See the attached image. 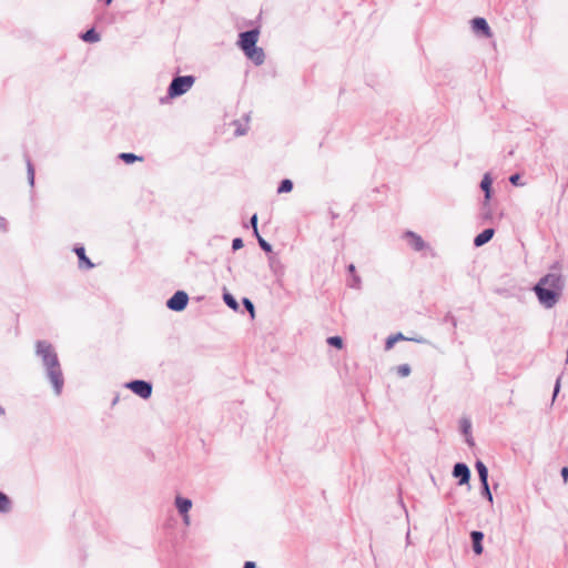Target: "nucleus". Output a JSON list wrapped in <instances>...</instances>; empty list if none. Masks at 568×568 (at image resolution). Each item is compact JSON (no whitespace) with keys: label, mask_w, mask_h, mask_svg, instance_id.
<instances>
[{"label":"nucleus","mask_w":568,"mask_h":568,"mask_svg":"<svg viewBox=\"0 0 568 568\" xmlns=\"http://www.w3.org/2000/svg\"><path fill=\"white\" fill-rule=\"evenodd\" d=\"M36 355L41 359L45 377L49 379L54 394L57 396L61 395L64 377L54 347L47 341H37Z\"/></svg>","instance_id":"obj_1"},{"label":"nucleus","mask_w":568,"mask_h":568,"mask_svg":"<svg viewBox=\"0 0 568 568\" xmlns=\"http://www.w3.org/2000/svg\"><path fill=\"white\" fill-rule=\"evenodd\" d=\"M564 290V281L560 274L548 273L544 275L534 286L532 291L535 292L538 302L545 308L554 307Z\"/></svg>","instance_id":"obj_2"},{"label":"nucleus","mask_w":568,"mask_h":568,"mask_svg":"<svg viewBox=\"0 0 568 568\" xmlns=\"http://www.w3.org/2000/svg\"><path fill=\"white\" fill-rule=\"evenodd\" d=\"M195 77L187 74V75H175L171 80L169 87H168V95L166 98H162L161 102L164 103L168 99H175L183 94H185L195 83Z\"/></svg>","instance_id":"obj_3"},{"label":"nucleus","mask_w":568,"mask_h":568,"mask_svg":"<svg viewBox=\"0 0 568 568\" xmlns=\"http://www.w3.org/2000/svg\"><path fill=\"white\" fill-rule=\"evenodd\" d=\"M260 33L261 31L258 26L250 30L242 31L239 33L236 44L242 51L252 48L257 44Z\"/></svg>","instance_id":"obj_4"},{"label":"nucleus","mask_w":568,"mask_h":568,"mask_svg":"<svg viewBox=\"0 0 568 568\" xmlns=\"http://www.w3.org/2000/svg\"><path fill=\"white\" fill-rule=\"evenodd\" d=\"M189 294L185 291H176L170 298H168L165 305L170 311L182 312L189 304Z\"/></svg>","instance_id":"obj_5"},{"label":"nucleus","mask_w":568,"mask_h":568,"mask_svg":"<svg viewBox=\"0 0 568 568\" xmlns=\"http://www.w3.org/2000/svg\"><path fill=\"white\" fill-rule=\"evenodd\" d=\"M452 475L458 480L457 485H469L471 471L467 464L463 462L456 463L453 467Z\"/></svg>","instance_id":"obj_6"},{"label":"nucleus","mask_w":568,"mask_h":568,"mask_svg":"<svg viewBox=\"0 0 568 568\" xmlns=\"http://www.w3.org/2000/svg\"><path fill=\"white\" fill-rule=\"evenodd\" d=\"M471 29L473 31L484 38L491 37V29L485 18L476 17L471 20Z\"/></svg>","instance_id":"obj_7"},{"label":"nucleus","mask_w":568,"mask_h":568,"mask_svg":"<svg viewBox=\"0 0 568 568\" xmlns=\"http://www.w3.org/2000/svg\"><path fill=\"white\" fill-rule=\"evenodd\" d=\"M404 239H406L408 245L416 252H420L428 247V244L423 240V237L413 231H406L404 233Z\"/></svg>","instance_id":"obj_8"},{"label":"nucleus","mask_w":568,"mask_h":568,"mask_svg":"<svg viewBox=\"0 0 568 568\" xmlns=\"http://www.w3.org/2000/svg\"><path fill=\"white\" fill-rule=\"evenodd\" d=\"M480 189L484 193V205L488 206V203L491 201L493 197V178L489 173H485L481 181H480Z\"/></svg>","instance_id":"obj_9"},{"label":"nucleus","mask_w":568,"mask_h":568,"mask_svg":"<svg viewBox=\"0 0 568 568\" xmlns=\"http://www.w3.org/2000/svg\"><path fill=\"white\" fill-rule=\"evenodd\" d=\"M243 53L257 67L263 64L265 61L264 50L261 47H257V44L244 50Z\"/></svg>","instance_id":"obj_10"},{"label":"nucleus","mask_w":568,"mask_h":568,"mask_svg":"<svg viewBox=\"0 0 568 568\" xmlns=\"http://www.w3.org/2000/svg\"><path fill=\"white\" fill-rule=\"evenodd\" d=\"M484 532L480 530H473L470 532V540H471V548L475 555L479 556L484 551L483 540H484Z\"/></svg>","instance_id":"obj_11"},{"label":"nucleus","mask_w":568,"mask_h":568,"mask_svg":"<svg viewBox=\"0 0 568 568\" xmlns=\"http://www.w3.org/2000/svg\"><path fill=\"white\" fill-rule=\"evenodd\" d=\"M74 253L79 258V268L91 270L94 265L85 254V248L82 245H77L73 248Z\"/></svg>","instance_id":"obj_12"},{"label":"nucleus","mask_w":568,"mask_h":568,"mask_svg":"<svg viewBox=\"0 0 568 568\" xmlns=\"http://www.w3.org/2000/svg\"><path fill=\"white\" fill-rule=\"evenodd\" d=\"M495 235V229L493 227H487L485 230H483L480 233H478L475 237H474V246L475 247H480L485 244H487Z\"/></svg>","instance_id":"obj_13"},{"label":"nucleus","mask_w":568,"mask_h":568,"mask_svg":"<svg viewBox=\"0 0 568 568\" xmlns=\"http://www.w3.org/2000/svg\"><path fill=\"white\" fill-rule=\"evenodd\" d=\"M460 432L465 436V442L468 446L473 447L475 445L474 438L471 436V422L469 418L460 419Z\"/></svg>","instance_id":"obj_14"},{"label":"nucleus","mask_w":568,"mask_h":568,"mask_svg":"<svg viewBox=\"0 0 568 568\" xmlns=\"http://www.w3.org/2000/svg\"><path fill=\"white\" fill-rule=\"evenodd\" d=\"M174 504L180 515H185L192 508V500L186 497L176 496Z\"/></svg>","instance_id":"obj_15"},{"label":"nucleus","mask_w":568,"mask_h":568,"mask_svg":"<svg viewBox=\"0 0 568 568\" xmlns=\"http://www.w3.org/2000/svg\"><path fill=\"white\" fill-rule=\"evenodd\" d=\"M244 120H245L244 123H242L240 120H234L233 123H232L235 126L234 134L236 136L245 135L247 133V131H248L250 115L245 114L244 115Z\"/></svg>","instance_id":"obj_16"},{"label":"nucleus","mask_w":568,"mask_h":568,"mask_svg":"<svg viewBox=\"0 0 568 568\" xmlns=\"http://www.w3.org/2000/svg\"><path fill=\"white\" fill-rule=\"evenodd\" d=\"M475 468H476L478 477H479V483L488 481L489 471H488L487 466L484 464V462H481L480 459H477L475 463Z\"/></svg>","instance_id":"obj_17"},{"label":"nucleus","mask_w":568,"mask_h":568,"mask_svg":"<svg viewBox=\"0 0 568 568\" xmlns=\"http://www.w3.org/2000/svg\"><path fill=\"white\" fill-rule=\"evenodd\" d=\"M404 339H407L400 332L396 333V334H392L389 335L386 339H385V345H384V348L386 351H389L394 347V345L398 342V341H404Z\"/></svg>","instance_id":"obj_18"},{"label":"nucleus","mask_w":568,"mask_h":568,"mask_svg":"<svg viewBox=\"0 0 568 568\" xmlns=\"http://www.w3.org/2000/svg\"><path fill=\"white\" fill-rule=\"evenodd\" d=\"M223 301H224L225 305H226L227 307H230L231 310H233V311H235V312H236V311H239L240 305H239V303H237L236 298L234 297V295H233V294H231L230 292H226V291H225V292L223 293Z\"/></svg>","instance_id":"obj_19"},{"label":"nucleus","mask_w":568,"mask_h":568,"mask_svg":"<svg viewBox=\"0 0 568 568\" xmlns=\"http://www.w3.org/2000/svg\"><path fill=\"white\" fill-rule=\"evenodd\" d=\"M11 510V500L10 498L2 491H0V513H9Z\"/></svg>","instance_id":"obj_20"},{"label":"nucleus","mask_w":568,"mask_h":568,"mask_svg":"<svg viewBox=\"0 0 568 568\" xmlns=\"http://www.w3.org/2000/svg\"><path fill=\"white\" fill-rule=\"evenodd\" d=\"M293 187H294V183L292 180L283 179L277 186V193L278 194L288 193L293 190Z\"/></svg>","instance_id":"obj_21"},{"label":"nucleus","mask_w":568,"mask_h":568,"mask_svg":"<svg viewBox=\"0 0 568 568\" xmlns=\"http://www.w3.org/2000/svg\"><path fill=\"white\" fill-rule=\"evenodd\" d=\"M124 386H125V388L131 389L138 396L142 397V379H135V381L129 382Z\"/></svg>","instance_id":"obj_22"},{"label":"nucleus","mask_w":568,"mask_h":568,"mask_svg":"<svg viewBox=\"0 0 568 568\" xmlns=\"http://www.w3.org/2000/svg\"><path fill=\"white\" fill-rule=\"evenodd\" d=\"M480 494L490 505H493L494 498L488 481H480Z\"/></svg>","instance_id":"obj_23"},{"label":"nucleus","mask_w":568,"mask_h":568,"mask_svg":"<svg viewBox=\"0 0 568 568\" xmlns=\"http://www.w3.org/2000/svg\"><path fill=\"white\" fill-rule=\"evenodd\" d=\"M81 38L85 42H97L100 40V34L94 29H90V30L85 31L81 36Z\"/></svg>","instance_id":"obj_24"},{"label":"nucleus","mask_w":568,"mask_h":568,"mask_svg":"<svg viewBox=\"0 0 568 568\" xmlns=\"http://www.w3.org/2000/svg\"><path fill=\"white\" fill-rule=\"evenodd\" d=\"M327 344L334 348H337V349H342L343 346H344V341L341 336L338 335H334V336H329L327 339H326Z\"/></svg>","instance_id":"obj_25"},{"label":"nucleus","mask_w":568,"mask_h":568,"mask_svg":"<svg viewBox=\"0 0 568 568\" xmlns=\"http://www.w3.org/2000/svg\"><path fill=\"white\" fill-rule=\"evenodd\" d=\"M119 159H121L128 164L133 163L135 161H142V156L135 155L133 153H120Z\"/></svg>","instance_id":"obj_26"},{"label":"nucleus","mask_w":568,"mask_h":568,"mask_svg":"<svg viewBox=\"0 0 568 568\" xmlns=\"http://www.w3.org/2000/svg\"><path fill=\"white\" fill-rule=\"evenodd\" d=\"M268 261H270V267L274 274H277L278 272L283 271V266L277 257L272 255L268 257Z\"/></svg>","instance_id":"obj_27"},{"label":"nucleus","mask_w":568,"mask_h":568,"mask_svg":"<svg viewBox=\"0 0 568 568\" xmlns=\"http://www.w3.org/2000/svg\"><path fill=\"white\" fill-rule=\"evenodd\" d=\"M481 219L484 221H491L493 212L490 207V202L488 203V206L484 205V201L481 202Z\"/></svg>","instance_id":"obj_28"},{"label":"nucleus","mask_w":568,"mask_h":568,"mask_svg":"<svg viewBox=\"0 0 568 568\" xmlns=\"http://www.w3.org/2000/svg\"><path fill=\"white\" fill-rule=\"evenodd\" d=\"M256 239H257V242H258V245L265 252V253H272V245L266 241L264 240L260 233L257 235H255Z\"/></svg>","instance_id":"obj_29"},{"label":"nucleus","mask_w":568,"mask_h":568,"mask_svg":"<svg viewBox=\"0 0 568 568\" xmlns=\"http://www.w3.org/2000/svg\"><path fill=\"white\" fill-rule=\"evenodd\" d=\"M257 221H258V219H257V214H256V213H254V214L251 216V219H250V221H248V224H246V225H245V227H252V230H253V234H254V235H257V234H258Z\"/></svg>","instance_id":"obj_30"},{"label":"nucleus","mask_w":568,"mask_h":568,"mask_svg":"<svg viewBox=\"0 0 568 568\" xmlns=\"http://www.w3.org/2000/svg\"><path fill=\"white\" fill-rule=\"evenodd\" d=\"M443 322L444 323H449L452 325L453 332L455 333V329L457 327V318L450 312H448L444 316Z\"/></svg>","instance_id":"obj_31"},{"label":"nucleus","mask_w":568,"mask_h":568,"mask_svg":"<svg viewBox=\"0 0 568 568\" xmlns=\"http://www.w3.org/2000/svg\"><path fill=\"white\" fill-rule=\"evenodd\" d=\"M412 369H410V366L408 364H402V365H398L397 366V374L400 376V377H406L410 374Z\"/></svg>","instance_id":"obj_32"},{"label":"nucleus","mask_w":568,"mask_h":568,"mask_svg":"<svg viewBox=\"0 0 568 568\" xmlns=\"http://www.w3.org/2000/svg\"><path fill=\"white\" fill-rule=\"evenodd\" d=\"M242 303H243V305H244L245 310H246V311H247L252 316H254V314H255V307H254L253 302H252L250 298H247V297H243Z\"/></svg>","instance_id":"obj_33"},{"label":"nucleus","mask_w":568,"mask_h":568,"mask_svg":"<svg viewBox=\"0 0 568 568\" xmlns=\"http://www.w3.org/2000/svg\"><path fill=\"white\" fill-rule=\"evenodd\" d=\"M28 180L30 185L34 183V168L30 160L27 161Z\"/></svg>","instance_id":"obj_34"},{"label":"nucleus","mask_w":568,"mask_h":568,"mask_svg":"<svg viewBox=\"0 0 568 568\" xmlns=\"http://www.w3.org/2000/svg\"><path fill=\"white\" fill-rule=\"evenodd\" d=\"M509 182L511 185H515V186H520L523 185L521 183V175L519 173H514L509 176Z\"/></svg>","instance_id":"obj_35"},{"label":"nucleus","mask_w":568,"mask_h":568,"mask_svg":"<svg viewBox=\"0 0 568 568\" xmlns=\"http://www.w3.org/2000/svg\"><path fill=\"white\" fill-rule=\"evenodd\" d=\"M244 246L243 240L241 237H235L232 241V250L237 251Z\"/></svg>","instance_id":"obj_36"},{"label":"nucleus","mask_w":568,"mask_h":568,"mask_svg":"<svg viewBox=\"0 0 568 568\" xmlns=\"http://www.w3.org/2000/svg\"><path fill=\"white\" fill-rule=\"evenodd\" d=\"M152 395V383L144 381V399H148Z\"/></svg>","instance_id":"obj_37"},{"label":"nucleus","mask_w":568,"mask_h":568,"mask_svg":"<svg viewBox=\"0 0 568 568\" xmlns=\"http://www.w3.org/2000/svg\"><path fill=\"white\" fill-rule=\"evenodd\" d=\"M560 381H561V376H559L557 379H556V383H555V386H554V392H552V398L555 399L556 396L558 395L559 393V389H560Z\"/></svg>","instance_id":"obj_38"},{"label":"nucleus","mask_w":568,"mask_h":568,"mask_svg":"<svg viewBox=\"0 0 568 568\" xmlns=\"http://www.w3.org/2000/svg\"><path fill=\"white\" fill-rule=\"evenodd\" d=\"M359 284H361L359 276L353 275V283L349 284V286L353 287V288H357V287H359Z\"/></svg>","instance_id":"obj_39"},{"label":"nucleus","mask_w":568,"mask_h":568,"mask_svg":"<svg viewBox=\"0 0 568 568\" xmlns=\"http://www.w3.org/2000/svg\"><path fill=\"white\" fill-rule=\"evenodd\" d=\"M560 475L564 479V483H567L568 481V467L567 466H564L560 470Z\"/></svg>","instance_id":"obj_40"},{"label":"nucleus","mask_w":568,"mask_h":568,"mask_svg":"<svg viewBox=\"0 0 568 568\" xmlns=\"http://www.w3.org/2000/svg\"><path fill=\"white\" fill-rule=\"evenodd\" d=\"M7 230V221L4 217L0 216V231Z\"/></svg>","instance_id":"obj_41"},{"label":"nucleus","mask_w":568,"mask_h":568,"mask_svg":"<svg viewBox=\"0 0 568 568\" xmlns=\"http://www.w3.org/2000/svg\"><path fill=\"white\" fill-rule=\"evenodd\" d=\"M243 568H257V566L254 561L247 560L244 562Z\"/></svg>","instance_id":"obj_42"},{"label":"nucleus","mask_w":568,"mask_h":568,"mask_svg":"<svg viewBox=\"0 0 568 568\" xmlns=\"http://www.w3.org/2000/svg\"><path fill=\"white\" fill-rule=\"evenodd\" d=\"M347 271H348V273H349V274H352V276H353V275H356V268H355V265H354V264H349V265L347 266Z\"/></svg>","instance_id":"obj_43"},{"label":"nucleus","mask_w":568,"mask_h":568,"mask_svg":"<svg viewBox=\"0 0 568 568\" xmlns=\"http://www.w3.org/2000/svg\"><path fill=\"white\" fill-rule=\"evenodd\" d=\"M183 517V521L185 525H189L190 524V516H189V513H186L185 515H181Z\"/></svg>","instance_id":"obj_44"},{"label":"nucleus","mask_w":568,"mask_h":568,"mask_svg":"<svg viewBox=\"0 0 568 568\" xmlns=\"http://www.w3.org/2000/svg\"><path fill=\"white\" fill-rule=\"evenodd\" d=\"M119 400V396H115L114 399L112 400V405H115Z\"/></svg>","instance_id":"obj_45"},{"label":"nucleus","mask_w":568,"mask_h":568,"mask_svg":"<svg viewBox=\"0 0 568 568\" xmlns=\"http://www.w3.org/2000/svg\"><path fill=\"white\" fill-rule=\"evenodd\" d=\"M331 215H332V219H333V220H334V219H336V217L338 216V215H337L336 213H334V212H331Z\"/></svg>","instance_id":"obj_46"}]
</instances>
